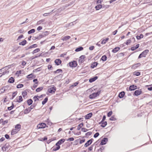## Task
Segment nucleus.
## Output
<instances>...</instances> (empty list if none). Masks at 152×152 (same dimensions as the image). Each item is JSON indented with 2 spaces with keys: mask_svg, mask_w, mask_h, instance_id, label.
<instances>
[{
  "mask_svg": "<svg viewBox=\"0 0 152 152\" xmlns=\"http://www.w3.org/2000/svg\"><path fill=\"white\" fill-rule=\"evenodd\" d=\"M101 91H99L96 93H94L90 95L89 97L90 99H94L98 96L100 93Z\"/></svg>",
  "mask_w": 152,
  "mask_h": 152,
  "instance_id": "f257e3e1",
  "label": "nucleus"
},
{
  "mask_svg": "<svg viewBox=\"0 0 152 152\" xmlns=\"http://www.w3.org/2000/svg\"><path fill=\"white\" fill-rule=\"evenodd\" d=\"M77 65V63L76 61H73L67 64V66H69L70 67H75Z\"/></svg>",
  "mask_w": 152,
  "mask_h": 152,
  "instance_id": "f03ea898",
  "label": "nucleus"
},
{
  "mask_svg": "<svg viewBox=\"0 0 152 152\" xmlns=\"http://www.w3.org/2000/svg\"><path fill=\"white\" fill-rule=\"evenodd\" d=\"M149 50H146L143 51L141 53L138 57V58H140L142 57H145L147 53L148 52Z\"/></svg>",
  "mask_w": 152,
  "mask_h": 152,
  "instance_id": "7ed1b4c3",
  "label": "nucleus"
},
{
  "mask_svg": "<svg viewBox=\"0 0 152 152\" xmlns=\"http://www.w3.org/2000/svg\"><path fill=\"white\" fill-rule=\"evenodd\" d=\"M3 69H4V70H3L4 71H3L2 74L0 76L1 77L2 75H8L9 72V70L8 69L7 67H6L3 68Z\"/></svg>",
  "mask_w": 152,
  "mask_h": 152,
  "instance_id": "20e7f679",
  "label": "nucleus"
},
{
  "mask_svg": "<svg viewBox=\"0 0 152 152\" xmlns=\"http://www.w3.org/2000/svg\"><path fill=\"white\" fill-rule=\"evenodd\" d=\"M56 91V88L53 87H50L48 89V92L52 94L54 93Z\"/></svg>",
  "mask_w": 152,
  "mask_h": 152,
  "instance_id": "39448f33",
  "label": "nucleus"
},
{
  "mask_svg": "<svg viewBox=\"0 0 152 152\" xmlns=\"http://www.w3.org/2000/svg\"><path fill=\"white\" fill-rule=\"evenodd\" d=\"M46 126V125L44 123H42L38 124L37 126V127L38 129H41L45 128Z\"/></svg>",
  "mask_w": 152,
  "mask_h": 152,
  "instance_id": "423d86ee",
  "label": "nucleus"
},
{
  "mask_svg": "<svg viewBox=\"0 0 152 152\" xmlns=\"http://www.w3.org/2000/svg\"><path fill=\"white\" fill-rule=\"evenodd\" d=\"M86 58V56L84 55H82L80 57L79 59V62L80 63H83Z\"/></svg>",
  "mask_w": 152,
  "mask_h": 152,
  "instance_id": "0eeeda50",
  "label": "nucleus"
},
{
  "mask_svg": "<svg viewBox=\"0 0 152 152\" xmlns=\"http://www.w3.org/2000/svg\"><path fill=\"white\" fill-rule=\"evenodd\" d=\"M142 91L141 89L136 90L134 92V94L136 96H138L141 94Z\"/></svg>",
  "mask_w": 152,
  "mask_h": 152,
  "instance_id": "6e6552de",
  "label": "nucleus"
},
{
  "mask_svg": "<svg viewBox=\"0 0 152 152\" xmlns=\"http://www.w3.org/2000/svg\"><path fill=\"white\" fill-rule=\"evenodd\" d=\"M65 141L64 139H61L59 140L56 144V145H59L63 143Z\"/></svg>",
  "mask_w": 152,
  "mask_h": 152,
  "instance_id": "1a4fd4ad",
  "label": "nucleus"
},
{
  "mask_svg": "<svg viewBox=\"0 0 152 152\" xmlns=\"http://www.w3.org/2000/svg\"><path fill=\"white\" fill-rule=\"evenodd\" d=\"M108 141V139L107 138H104L102 139L100 143V145H103L105 144Z\"/></svg>",
  "mask_w": 152,
  "mask_h": 152,
  "instance_id": "9d476101",
  "label": "nucleus"
},
{
  "mask_svg": "<svg viewBox=\"0 0 152 152\" xmlns=\"http://www.w3.org/2000/svg\"><path fill=\"white\" fill-rule=\"evenodd\" d=\"M92 139H90L88 140L87 142L85 144L84 146L85 147H87L90 145L91 144L92 142Z\"/></svg>",
  "mask_w": 152,
  "mask_h": 152,
  "instance_id": "9b49d317",
  "label": "nucleus"
},
{
  "mask_svg": "<svg viewBox=\"0 0 152 152\" xmlns=\"http://www.w3.org/2000/svg\"><path fill=\"white\" fill-rule=\"evenodd\" d=\"M71 37L70 36H66L62 37L61 39L63 41H66L69 39Z\"/></svg>",
  "mask_w": 152,
  "mask_h": 152,
  "instance_id": "f8f14e48",
  "label": "nucleus"
},
{
  "mask_svg": "<svg viewBox=\"0 0 152 152\" xmlns=\"http://www.w3.org/2000/svg\"><path fill=\"white\" fill-rule=\"evenodd\" d=\"M137 88V86L134 85L131 86L129 87V90L131 91L134 90Z\"/></svg>",
  "mask_w": 152,
  "mask_h": 152,
  "instance_id": "ddd939ff",
  "label": "nucleus"
},
{
  "mask_svg": "<svg viewBox=\"0 0 152 152\" xmlns=\"http://www.w3.org/2000/svg\"><path fill=\"white\" fill-rule=\"evenodd\" d=\"M55 63L57 65H59L61 64V61L59 59H56L55 61Z\"/></svg>",
  "mask_w": 152,
  "mask_h": 152,
  "instance_id": "4468645a",
  "label": "nucleus"
},
{
  "mask_svg": "<svg viewBox=\"0 0 152 152\" xmlns=\"http://www.w3.org/2000/svg\"><path fill=\"white\" fill-rule=\"evenodd\" d=\"M17 102L20 103L23 101V98L21 96H20L17 98Z\"/></svg>",
  "mask_w": 152,
  "mask_h": 152,
  "instance_id": "2eb2a0df",
  "label": "nucleus"
},
{
  "mask_svg": "<svg viewBox=\"0 0 152 152\" xmlns=\"http://www.w3.org/2000/svg\"><path fill=\"white\" fill-rule=\"evenodd\" d=\"M140 63H138L133 65L132 66V69H135L137 68L139 66H140Z\"/></svg>",
  "mask_w": 152,
  "mask_h": 152,
  "instance_id": "dca6fc26",
  "label": "nucleus"
},
{
  "mask_svg": "<svg viewBox=\"0 0 152 152\" xmlns=\"http://www.w3.org/2000/svg\"><path fill=\"white\" fill-rule=\"evenodd\" d=\"M18 132V131L15 128L12 130L11 134L12 135H13L17 133Z\"/></svg>",
  "mask_w": 152,
  "mask_h": 152,
  "instance_id": "f3484780",
  "label": "nucleus"
},
{
  "mask_svg": "<svg viewBox=\"0 0 152 152\" xmlns=\"http://www.w3.org/2000/svg\"><path fill=\"white\" fill-rule=\"evenodd\" d=\"M21 126L20 124H17L15 126V128L19 131L21 129Z\"/></svg>",
  "mask_w": 152,
  "mask_h": 152,
  "instance_id": "a211bd4d",
  "label": "nucleus"
},
{
  "mask_svg": "<svg viewBox=\"0 0 152 152\" xmlns=\"http://www.w3.org/2000/svg\"><path fill=\"white\" fill-rule=\"evenodd\" d=\"M125 92L124 91H122L118 95V97L120 98H122L125 95Z\"/></svg>",
  "mask_w": 152,
  "mask_h": 152,
  "instance_id": "6ab92c4d",
  "label": "nucleus"
},
{
  "mask_svg": "<svg viewBox=\"0 0 152 152\" xmlns=\"http://www.w3.org/2000/svg\"><path fill=\"white\" fill-rule=\"evenodd\" d=\"M139 44H137L135 46H133L131 48V49L133 51L134 50L138 48L139 46Z\"/></svg>",
  "mask_w": 152,
  "mask_h": 152,
  "instance_id": "aec40b11",
  "label": "nucleus"
},
{
  "mask_svg": "<svg viewBox=\"0 0 152 152\" xmlns=\"http://www.w3.org/2000/svg\"><path fill=\"white\" fill-rule=\"evenodd\" d=\"M99 124H101V126L102 127H105L107 125V123L106 121H103L102 123H99Z\"/></svg>",
  "mask_w": 152,
  "mask_h": 152,
  "instance_id": "412c9836",
  "label": "nucleus"
},
{
  "mask_svg": "<svg viewBox=\"0 0 152 152\" xmlns=\"http://www.w3.org/2000/svg\"><path fill=\"white\" fill-rule=\"evenodd\" d=\"M97 79V76L95 77H94L91 78L89 80V82L90 83H92L95 80H96Z\"/></svg>",
  "mask_w": 152,
  "mask_h": 152,
  "instance_id": "4be33fe9",
  "label": "nucleus"
},
{
  "mask_svg": "<svg viewBox=\"0 0 152 152\" xmlns=\"http://www.w3.org/2000/svg\"><path fill=\"white\" fill-rule=\"evenodd\" d=\"M120 49V48L119 47H117L115 48L114 49H113L112 50V52L114 53H115L117 52Z\"/></svg>",
  "mask_w": 152,
  "mask_h": 152,
  "instance_id": "5701e85b",
  "label": "nucleus"
},
{
  "mask_svg": "<svg viewBox=\"0 0 152 152\" xmlns=\"http://www.w3.org/2000/svg\"><path fill=\"white\" fill-rule=\"evenodd\" d=\"M92 115L91 113H89L87 114L85 116V118L86 119H88L91 117Z\"/></svg>",
  "mask_w": 152,
  "mask_h": 152,
  "instance_id": "b1692460",
  "label": "nucleus"
},
{
  "mask_svg": "<svg viewBox=\"0 0 152 152\" xmlns=\"http://www.w3.org/2000/svg\"><path fill=\"white\" fill-rule=\"evenodd\" d=\"M83 49V47H78V48H76L75 50V51L76 52H79L81 50H82Z\"/></svg>",
  "mask_w": 152,
  "mask_h": 152,
  "instance_id": "393cba45",
  "label": "nucleus"
},
{
  "mask_svg": "<svg viewBox=\"0 0 152 152\" xmlns=\"http://www.w3.org/2000/svg\"><path fill=\"white\" fill-rule=\"evenodd\" d=\"M57 146V147H55V146H54L53 147V151H56L58 150H59L60 148V147L59 145H56Z\"/></svg>",
  "mask_w": 152,
  "mask_h": 152,
  "instance_id": "a878e982",
  "label": "nucleus"
},
{
  "mask_svg": "<svg viewBox=\"0 0 152 152\" xmlns=\"http://www.w3.org/2000/svg\"><path fill=\"white\" fill-rule=\"evenodd\" d=\"M14 79L12 77H11L8 80V82L10 83H13L14 82Z\"/></svg>",
  "mask_w": 152,
  "mask_h": 152,
  "instance_id": "bb28decb",
  "label": "nucleus"
},
{
  "mask_svg": "<svg viewBox=\"0 0 152 152\" xmlns=\"http://www.w3.org/2000/svg\"><path fill=\"white\" fill-rule=\"evenodd\" d=\"M109 40L108 38H106V39H104L102 40L101 42L102 44H105Z\"/></svg>",
  "mask_w": 152,
  "mask_h": 152,
  "instance_id": "cd10ccee",
  "label": "nucleus"
},
{
  "mask_svg": "<svg viewBox=\"0 0 152 152\" xmlns=\"http://www.w3.org/2000/svg\"><path fill=\"white\" fill-rule=\"evenodd\" d=\"M102 7V5H98L96 6L95 7L96 10H98Z\"/></svg>",
  "mask_w": 152,
  "mask_h": 152,
  "instance_id": "c85d7f7f",
  "label": "nucleus"
},
{
  "mask_svg": "<svg viewBox=\"0 0 152 152\" xmlns=\"http://www.w3.org/2000/svg\"><path fill=\"white\" fill-rule=\"evenodd\" d=\"M26 42V40H24L19 43L20 45H25Z\"/></svg>",
  "mask_w": 152,
  "mask_h": 152,
  "instance_id": "c756f323",
  "label": "nucleus"
},
{
  "mask_svg": "<svg viewBox=\"0 0 152 152\" xmlns=\"http://www.w3.org/2000/svg\"><path fill=\"white\" fill-rule=\"evenodd\" d=\"M97 64L98 63L96 62H94L91 64V67L92 68H94V67H96Z\"/></svg>",
  "mask_w": 152,
  "mask_h": 152,
  "instance_id": "7c9ffc66",
  "label": "nucleus"
},
{
  "mask_svg": "<svg viewBox=\"0 0 152 152\" xmlns=\"http://www.w3.org/2000/svg\"><path fill=\"white\" fill-rule=\"evenodd\" d=\"M31 111L30 109L28 108L24 110V113L25 114H27L29 113Z\"/></svg>",
  "mask_w": 152,
  "mask_h": 152,
  "instance_id": "2f4dec72",
  "label": "nucleus"
},
{
  "mask_svg": "<svg viewBox=\"0 0 152 152\" xmlns=\"http://www.w3.org/2000/svg\"><path fill=\"white\" fill-rule=\"evenodd\" d=\"M54 10H52L50 12L45 13L43 14V15L44 17H46L49 15Z\"/></svg>",
  "mask_w": 152,
  "mask_h": 152,
  "instance_id": "473e14b6",
  "label": "nucleus"
},
{
  "mask_svg": "<svg viewBox=\"0 0 152 152\" xmlns=\"http://www.w3.org/2000/svg\"><path fill=\"white\" fill-rule=\"evenodd\" d=\"M140 74V72L137 71H135L133 73V75L137 76H139Z\"/></svg>",
  "mask_w": 152,
  "mask_h": 152,
  "instance_id": "72a5a7b5",
  "label": "nucleus"
},
{
  "mask_svg": "<svg viewBox=\"0 0 152 152\" xmlns=\"http://www.w3.org/2000/svg\"><path fill=\"white\" fill-rule=\"evenodd\" d=\"M143 37V35L142 34H140V36H137L136 38L137 39L139 40L141 38H142Z\"/></svg>",
  "mask_w": 152,
  "mask_h": 152,
  "instance_id": "f704fd0d",
  "label": "nucleus"
},
{
  "mask_svg": "<svg viewBox=\"0 0 152 152\" xmlns=\"http://www.w3.org/2000/svg\"><path fill=\"white\" fill-rule=\"evenodd\" d=\"M35 32V30L34 29H32L28 31V34L34 33Z\"/></svg>",
  "mask_w": 152,
  "mask_h": 152,
  "instance_id": "c9c22d12",
  "label": "nucleus"
},
{
  "mask_svg": "<svg viewBox=\"0 0 152 152\" xmlns=\"http://www.w3.org/2000/svg\"><path fill=\"white\" fill-rule=\"evenodd\" d=\"M43 89V87H39L37 88L36 91L37 92H38L41 91V90H42Z\"/></svg>",
  "mask_w": 152,
  "mask_h": 152,
  "instance_id": "e433bc0d",
  "label": "nucleus"
},
{
  "mask_svg": "<svg viewBox=\"0 0 152 152\" xmlns=\"http://www.w3.org/2000/svg\"><path fill=\"white\" fill-rule=\"evenodd\" d=\"M48 100V99L47 97L45 98L44 100L42 101V104L43 105L44 104H45L46 102H47Z\"/></svg>",
  "mask_w": 152,
  "mask_h": 152,
  "instance_id": "4c0bfd02",
  "label": "nucleus"
},
{
  "mask_svg": "<svg viewBox=\"0 0 152 152\" xmlns=\"http://www.w3.org/2000/svg\"><path fill=\"white\" fill-rule=\"evenodd\" d=\"M83 126V123L80 124L77 126V129L78 130H79Z\"/></svg>",
  "mask_w": 152,
  "mask_h": 152,
  "instance_id": "58836bf2",
  "label": "nucleus"
},
{
  "mask_svg": "<svg viewBox=\"0 0 152 152\" xmlns=\"http://www.w3.org/2000/svg\"><path fill=\"white\" fill-rule=\"evenodd\" d=\"M40 51V49L39 48H37L34 50L32 52L33 54H34V53L39 52Z\"/></svg>",
  "mask_w": 152,
  "mask_h": 152,
  "instance_id": "ea45409f",
  "label": "nucleus"
},
{
  "mask_svg": "<svg viewBox=\"0 0 152 152\" xmlns=\"http://www.w3.org/2000/svg\"><path fill=\"white\" fill-rule=\"evenodd\" d=\"M131 42L132 39H130L128 40L125 43L127 45H128Z\"/></svg>",
  "mask_w": 152,
  "mask_h": 152,
  "instance_id": "a19ab883",
  "label": "nucleus"
},
{
  "mask_svg": "<svg viewBox=\"0 0 152 152\" xmlns=\"http://www.w3.org/2000/svg\"><path fill=\"white\" fill-rule=\"evenodd\" d=\"M101 59L104 61H105L107 60V57L105 55L103 56L102 57Z\"/></svg>",
  "mask_w": 152,
  "mask_h": 152,
  "instance_id": "79ce46f5",
  "label": "nucleus"
},
{
  "mask_svg": "<svg viewBox=\"0 0 152 152\" xmlns=\"http://www.w3.org/2000/svg\"><path fill=\"white\" fill-rule=\"evenodd\" d=\"M33 102V101L31 99H29L27 101V103L28 105H31Z\"/></svg>",
  "mask_w": 152,
  "mask_h": 152,
  "instance_id": "37998d69",
  "label": "nucleus"
},
{
  "mask_svg": "<svg viewBox=\"0 0 152 152\" xmlns=\"http://www.w3.org/2000/svg\"><path fill=\"white\" fill-rule=\"evenodd\" d=\"M34 75L33 74H30L27 76V78H30L33 77Z\"/></svg>",
  "mask_w": 152,
  "mask_h": 152,
  "instance_id": "c03bdc74",
  "label": "nucleus"
},
{
  "mask_svg": "<svg viewBox=\"0 0 152 152\" xmlns=\"http://www.w3.org/2000/svg\"><path fill=\"white\" fill-rule=\"evenodd\" d=\"M22 94L23 97H25L27 95V93L24 91L22 92Z\"/></svg>",
  "mask_w": 152,
  "mask_h": 152,
  "instance_id": "a18cd8bd",
  "label": "nucleus"
},
{
  "mask_svg": "<svg viewBox=\"0 0 152 152\" xmlns=\"http://www.w3.org/2000/svg\"><path fill=\"white\" fill-rule=\"evenodd\" d=\"M110 121H115L116 120V119L115 117L114 116H111L110 118Z\"/></svg>",
  "mask_w": 152,
  "mask_h": 152,
  "instance_id": "49530a36",
  "label": "nucleus"
},
{
  "mask_svg": "<svg viewBox=\"0 0 152 152\" xmlns=\"http://www.w3.org/2000/svg\"><path fill=\"white\" fill-rule=\"evenodd\" d=\"M44 37V35H43V34H40L39 36L37 37V39H39L42 37Z\"/></svg>",
  "mask_w": 152,
  "mask_h": 152,
  "instance_id": "de8ad7c7",
  "label": "nucleus"
},
{
  "mask_svg": "<svg viewBox=\"0 0 152 152\" xmlns=\"http://www.w3.org/2000/svg\"><path fill=\"white\" fill-rule=\"evenodd\" d=\"M23 86V85L22 84H19L17 86V88H22Z\"/></svg>",
  "mask_w": 152,
  "mask_h": 152,
  "instance_id": "09e8293b",
  "label": "nucleus"
},
{
  "mask_svg": "<svg viewBox=\"0 0 152 152\" xmlns=\"http://www.w3.org/2000/svg\"><path fill=\"white\" fill-rule=\"evenodd\" d=\"M49 34V33L48 31H45L43 34V35H44V37H45V36L48 35Z\"/></svg>",
  "mask_w": 152,
  "mask_h": 152,
  "instance_id": "8fccbe9b",
  "label": "nucleus"
},
{
  "mask_svg": "<svg viewBox=\"0 0 152 152\" xmlns=\"http://www.w3.org/2000/svg\"><path fill=\"white\" fill-rule=\"evenodd\" d=\"M37 46V45L36 44H34V45H33L31 46L29 48H35V47H36Z\"/></svg>",
  "mask_w": 152,
  "mask_h": 152,
  "instance_id": "3c124183",
  "label": "nucleus"
},
{
  "mask_svg": "<svg viewBox=\"0 0 152 152\" xmlns=\"http://www.w3.org/2000/svg\"><path fill=\"white\" fill-rule=\"evenodd\" d=\"M16 94H17V93L15 92H14L12 93V99H13V98L15 97V96L16 95Z\"/></svg>",
  "mask_w": 152,
  "mask_h": 152,
  "instance_id": "603ef678",
  "label": "nucleus"
},
{
  "mask_svg": "<svg viewBox=\"0 0 152 152\" xmlns=\"http://www.w3.org/2000/svg\"><path fill=\"white\" fill-rule=\"evenodd\" d=\"M74 139L73 137H70L67 140V141H73L74 140Z\"/></svg>",
  "mask_w": 152,
  "mask_h": 152,
  "instance_id": "864d4df0",
  "label": "nucleus"
},
{
  "mask_svg": "<svg viewBox=\"0 0 152 152\" xmlns=\"http://www.w3.org/2000/svg\"><path fill=\"white\" fill-rule=\"evenodd\" d=\"M99 135V133L98 132H97L96 133H95L94 135V137H95V138H96Z\"/></svg>",
  "mask_w": 152,
  "mask_h": 152,
  "instance_id": "5fc2aeb1",
  "label": "nucleus"
},
{
  "mask_svg": "<svg viewBox=\"0 0 152 152\" xmlns=\"http://www.w3.org/2000/svg\"><path fill=\"white\" fill-rule=\"evenodd\" d=\"M112 114V112L110 111L107 114V116L109 117Z\"/></svg>",
  "mask_w": 152,
  "mask_h": 152,
  "instance_id": "6e6d98bb",
  "label": "nucleus"
},
{
  "mask_svg": "<svg viewBox=\"0 0 152 152\" xmlns=\"http://www.w3.org/2000/svg\"><path fill=\"white\" fill-rule=\"evenodd\" d=\"M39 96H35L34 97V99L35 101H36L37 100H39L38 98Z\"/></svg>",
  "mask_w": 152,
  "mask_h": 152,
  "instance_id": "4d7b16f0",
  "label": "nucleus"
},
{
  "mask_svg": "<svg viewBox=\"0 0 152 152\" xmlns=\"http://www.w3.org/2000/svg\"><path fill=\"white\" fill-rule=\"evenodd\" d=\"M62 70L61 69H57V70L55 71L54 72V73H59L60 72H62Z\"/></svg>",
  "mask_w": 152,
  "mask_h": 152,
  "instance_id": "13d9d810",
  "label": "nucleus"
},
{
  "mask_svg": "<svg viewBox=\"0 0 152 152\" xmlns=\"http://www.w3.org/2000/svg\"><path fill=\"white\" fill-rule=\"evenodd\" d=\"M94 48V47L93 46H91L89 47V50H93Z\"/></svg>",
  "mask_w": 152,
  "mask_h": 152,
  "instance_id": "bf43d9fd",
  "label": "nucleus"
},
{
  "mask_svg": "<svg viewBox=\"0 0 152 152\" xmlns=\"http://www.w3.org/2000/svg\"><path fill=\"white\" fill-rule=\"evenodd\" d=\"M81 130L83 132H85L87 131V129L85 128H83L81 129Z\"/></svg>",
  "mask_w": 152,
  "mask_h": 152,
  "instance_id": "052dcab7",
  "label": "nucleus"
},
{
  "mask_svg": "<svg viewBox=\"0 0 152 152\" xmlns=\"http://www.w3.org/2000/svg\"><path fill=\"white\" fill-rule=\"evenodd\" d=\"M13 108V105L11 106L10 107H8V110H11Z\"/></svg>",
  "mask_w": 152,
  "mask_h": 152,
  "instance_id": "680f3d73",
  "label": "nucleus"
},
{
  "mask_svg": "<svg viewBox=\"0 0 152 152\" xmlns=\"http://www.w3.org/2000/svg\"><path fill=\"white\" fill-rule=\"evenodd\" d=\"M42 27L41 26H39L37 28V30L38 31H40L42 30Z\"/></svg>",
  "mask_w": 152,
  "mask_h": 152,
  "instance_id": "e2e57ef3",
  "label": "nucleus"
},
{
  "mask_svg": "<svg viewBox=\"0 0 152 152\" xmlns=\"http://www.w3.org/2000/svg\"><path fill=\"white\" fill-rule=\"evenodd\" d=\"M105 119H106L105 116L104 115L102 119V121H101L100 122V123H102V122L104 121L105 120Z\"/></svg>",
  "mask_w": 152,
  "mask_h": 152,
  "instance_id": "0e129e2a",
  "label": "nucleus"
},
{
  "mask_svg": "<svg viewBox=\"0 0 152 152\" xmlns=\"http://www.w3.org/2000/svg\"><path fill=\"white\" fill-rule=\"evenodd\" d=\"M38 83V82H37L36 83H35V84H34V85L33 86V87L34 88H35L36 87H37V84Z\"/></svg>",
  "mask_w": 152,
  "mask_h": 152,
  "instance_id": "69168bd1",
  "label": "nucleus"
},
{
  "mask_svg": "<svg viewBox=\"0 0 152 152\" xmlns=\"http://www.w3.org/2000/svg\"><path fill=\"white\" fill-rule=\"evenodd\" d=\"M23 37V35H20V36H19L18 37V40H19V39H21Z\"/></svg>",
  "mask_w": 152,
  "mask_h": 152,
  "instance_id": "338daca9",
  "label": "nucleus"
},
{
  "mask_svg": "<svg viewBox=\"0 0 152 152\" xmlns=\"http://www.w3.org/2000/svg\"><path fill=\"white\" fill-rule=\"evenodd\" d=\"M5 137L7 139H8L10 138L9 136L7 134H5Z\"/></svg>",
  "mask_w": 152,
  "mask_h": 152,
  "instance_id": "774afa93",
  "label": "nucleus"
}]
</instances>
